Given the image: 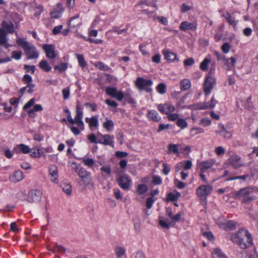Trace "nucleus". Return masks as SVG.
Returning a JSON list of instances; mask_svg holds the SVG:
<instances>
[{
  "instance_id": "f257e3e1",
  "label": "nucleus",
  "mask_w": 258,
  "mask_h": 258,
  "mask_svg": "<svg viewBox=\"0 0 258 258\" xmlns=\"http://www.w3.org/2000/svg\"><path fill=\"white\" fill-rule=\"evenodd\" d=\"M231 240L243 249L248 247L252 244L251 234L244 229H240L236 233L232 234Z\"/></svg>"
},
{
  "instance_id": "f03ea898",
  "label": "nucleus",
  "mask_w": 258,
  "mask_h": 258,
  "mask_svg": "<svg viewBox=\"0 0 258 258\" xmlns=\"http://www.w3.org/2000/svg\"><path fill=\"white\" fill-rule=\"evenodd\" d=\"M17 43L21 46L27 55V59H36L38 57L39 53L35 46L29 43L23 38H19L17 40Z\"/></svg>"
},
{
  "instance_id": "7ed1b4c3",
  "label": "nucleus",
  "mask_w": 258,
  "mask_h": 258,
  "mask_svg": "<svg viewBox=\"0 0 258 258\" xmlns=\"http://www.w3.org/2000/svg\"><path fill=\"white\" fill-rule=\"evenodd\" d=\"M64 112L67 114L68 120L71 124L76 123L82 130L84 129V122L82 120L83 112L81 106L79 104L76 106V116L74 119L72 118L71 112L68 109H65Z\"/></svg>"
},
{
  "instance_id": "20e7f679",
  "label": "nucleus",
  "mask_w": 258,
  "mask_h": 258,
  "mask_svg": "<svg viewBox=\"0 0 258 258\" xmlns=\"http://www.w3.org/2000/svg\"><path fill=\"white\" fill-rule=\"evenodd\" d=\"M153 84L151 80H146L142 78L139 77L135 82L136 86L140 90H145L147 92H151L152 89L150 88Z\"/></svg>"
},
{
  "instance_id": "39448f33",
  "label": "nucleus",
  "mask_w": 258,
  "mask_h": 258,
  "mask_svg": "<svg viewBox=\"0 0 258 258\" xmlns=\"http://www.w3.org/2000/svg\"><path fill=\"white\" fill-rule=\"evenodd\" d=\"M212 73V70L211 69L209 73V75L205 79L204 84V90L207 95L210 93L213 87V85L215 83V78L211 76Z\"/></svg>"
},
{
  "instance_id": "423d86ee",
  "label": "nucleus",
  "mask_w": 258,
  "mask_h": 258,
  "mask_svg": "<svg viewBox=\"0 0 258 258\" xmlns=\"http://www.w3.org/2000/svg\"><path fill=\"white\" fill-rule=\"evenodd\" d=\"M213 189V186L210 184L202 185L197 188L196 193L198 197L205 198L212 192Z\"/></svg>"
},
{
  "instance_id": "0eeeda50",
  "label": "nucleus",
  "mask_w": 258,
  "mask_h": 258,
  "mask_svg": "<svg viewBox=\"0 0 258 258\" xmlns=\"http://www.w3.org/2000/svg\"><path fill=\"white\" fill-rule=\"evenodd\" d=\"M159 111L163 114H168L175 110V107L170 102L160 104L157 105Z\"/></svg>"
},
{
  "instance_id": "6e6552de",
  "label": "nucleus",
  "mask_w": 258,
  "mask_h": 258,
  "mask_svg": "<svg viewBox=\"0 0 258 258\" xmlns=\"http://www.w3.org/2000/svg\"><path fill=\"white\" fill-rule=\"evenodd\" d=\"M107 95L111 97L116 98L117 100L120 101L124 97V94L122 92L118 91L117 89L113 87H107L105 90Z\"/></svg>"
},
{
  "instance_id": "1a4fd4ad",
  "label": "nucleus",
  "mask_w": 258,
  "mask_h": 258,
  "mask_svg": "<svg viewBox=\"0 0 258 258\" xmlns=\"http://www.w3.org/2000/svg\"><path fill=\"white\" fill-rule=\"evenodd\" d=\"M42 192L38 190H32L28 192L27 201L29 202L38 203L40 201Z\"/></svg>"
},
{
  "instance_id": "9d476101",
  "label": "nucleus",
  "mask_w": 258,
  "mask_h": 258,
  "mask_svg": "<svg viewBox=\"0 0 258 258\" xmlns=\"http://www.w3.org/2000/svg\"><path fill=\"white\" fill-rule=\"evenodd\" d=\"M117 183L119 186L123 189L128 190L132 183L131 179L126 175L121 176L117 179Z\"/></svg>"
},
{
  "instance_id": "9b49d317",
  "label": "nucleus",
  "mask_w": 258,
  "mask_h": 258,
  "mask_svg": "<svg viewBox=\"0 0 258 258\" xmlns=\"http://www.w3.org/2000/svg\"><path fill=\"white\" fill-rule=\"evenodd\" d=\"M228 162L235 168H238L244 165V163L242 161L240 157L237 155H232L228 159Z\"/></svg>"
},
{
  "instance_id": "f8f14e48",
  "label": "nucleus",
  "mask_w": 258,
  "mask_h": 258,
  "mask_svg": "<svg viewBox=\"0 0 258 258\" xmlns=\"http://www.w3.org/2000/svg\"><path fill=\"white\" fill-rule=\"evenodd\" d=\"M43 49L45 51L46 56L51 59H54L56 56L55 52V46L52 44H44L42 46Z\"/></svg>"
},
{
  "instance_id": "ddd939ff",
  "label": "nucleus",
  "mask_w": 258,
  "mask_h": 258,
  "mask_svg": "<svg viewBox=\"0 0 258 258\" xmlns=\"http://www.w3.org/2000/svg\"><path fill=\"white\" fill-rule=\"evenodd\" d=\"M214 53L217 59L223 61L227 67H229L230 68L231 67V66L229 65V60L231 61V66H234L235 64L236 59L234 57H231L230 58H226L225 56L222 55L217 51H215Z\"/></svg>"
},
{
  "instance_id": "4468645a",
  "label": "nucleus",
  "mask_w": 258,
  "mask_h": 258,
  "mask_svg": "<svg viewBox=\"0 0 258 258\" xmlns=\"http://www.w3.org/2000/svg\"><path fill=\"white\" fill-rule=\"evenodd\" d=\"M197 23L196 22L190 23L187 21H184L181 23L179 26V29L183 31L189 30L195 31L197 29Z\"/></svg>"
},
{
  "instance_id": "2eb2a0df",
  "label": "nucleus",
  "mask_w": 258,
  "mask_h": 258,
  "mask_svg": "<svg viewBox=\"0 0 258 258\" xmlns=\"http://www.w3.org/2000/svg\"><path fill=\"white\" fill-rule=\"evenodd\" d=\"M219 130L216 131L217 134L223 137L225 139H230L232 137V134L228 131L222 124H219Z\"/></svg>"
},
{
  "instance_id": "dca6fc26",
  "label": "nucleus",
  "mask_w": 258,
  "mask_h": 258,
  "mask_svg": "<svg viewBox=\"0 0 258 258\" xmlns=\"http://www.w3.org/2000/svg\"><path fill=\"white\" fill-rule=\"evenodd\" d=\"M113 137L108 135H102L101 138L99 139L98 143L102 144L105 145H109L113 147Z\"/></svg>"
},
{
  "instance_id": "f3484780",
  "label": "nucleus",
  "mask_w": 258,
  "mask_h": 258,
  "mask_svg": "<svg viewBox=\"0 0 258 258\" xmlns=\"http://www.w3.org/2000/svg\"><path fill=\"white\" fill-rule=\"evenodd\" d=\"M4 29L0 28V45L6 48H9L11 45L8 43V38Z\"/></svg>"
},
{
  "instance_id": "a211bd4d",
  "label": "nucleus",
  "mask_w": 258,
  "mask_h": 258,
  "mask_svg": "<svg viewBox=\"0 0 258 258\" xmlns=\"http://www.w3.org/2000/svg\"><path fill=\"white\" fill-rule=\"evenodd\" d=\"M82 181L85 185L89 189H93L94 188V183L91 176V173L88 174L84 177L81 178Z\"/></svg>"
},
{
  "instance_id": "6ab92c4d",
  "label": "nucleus",
  "mask_w": 258,
  "mask_h": 258,
  "mask_svg": "<svg viewBox=\"0 0 258 258\" xmlns=\"http://www.w3.org/2000/svg\"><path fill=\"white\" fill-rule=\"evenodd\" d=\"M63 12V8L61 4H58L51 13L52 18L57 19L61 16Z\"/></svg>"
},
{
  "instance_id": "aec40b11",
  "label": "nucleus",
  "mask_w": 258,
  "mask_h": 258,
  "mask_svg": "<svg viewBox=\"0 0 258 258\" xmlns=\"http://www.w3.org/2000/svg\"><path fill=\"white\" fill-rule=\"evenodd\" d=\"M49 175L50 176V180L53 182H57V168L55 165H50L49 168Z\"/></svg>"
},
{
  "instance_id": "412c9836",
  "label": "nucleus",
  "mask_w": 258,
  "mask_h": 258,
  "mask_svg": "<svg viewBox=\"0 0 258 258\" xmlns=\"http://www.w3.org/2000/svg\"><path fill=\"white\" fill-rule=\"evenodd\" d=\"M85 121L89 124L91 128H97L98 126V116L94 115L91 118L86 117Z\"/></svg>"
},
{
  "instance_id": "4be33fe9",
  "label": "nucleus",
  "mask_w": 258,
  "mask_h": 258,
  "mask_svg": "<svg viewBox=\"0 0 258 258\" xmlns=\"http://www.w3.org/2000/svg\"><path fill=\"white\" fill-rule=\"evenodd\" d=\"M116 258H126V249L124 247L117 246L114 249Z\"/></svg>"
},
{
  "instance_id": "5701e85b",
  "label": "nucleus",
  "mask_w": 258,
  "mask_h": 258,
  "mask_svg": "<svg viewBox=\"0 0 258 258\" xmlns=\"http://www.w3.org/2000/svg\"><path fill=\"white\" fill-rule=\"evenodd\" d=\"M24 178L23 172L20 170L15 171L10 177V180L14 183L22 180Z\"/></svg>"
},
{
  "instance_id": "b1692460",
  "label": "nucleus",
  "mask_w": 258,
  "mask_h": 258,
  "mask_svg": "<svg viewBox=\"0 0 258 258\" xmlns=\"http://www.w3.org/2000/svg\"><path fill=\"white\" fill-rule=\"evenodd\" d=\"M79 15L71 18L68 23V27L70 28H75L81 24V21L79 19Z\"/></svg>"
},
{
  "instance_id": "393cba45",
  "label": "nucleus",
  "mask_w": 258,
  "mask_h": 258,
  "mask_svg": "<svg viewBox=\"0 0 258 258\" xmlns=\"http://www.w3.org/2000/svg\"><path fill=\"white\" fill-rule=\"evenodd\" d=\"M214 163L215 160L213 159H211L209 161H205L199 164V167L203 172H205L210 169L214 164Z\"/></svg>"
},
{
  "instance_id": "a878e982",
  "label": "nucleus",
  "mask_w": 258,
  "mask_h": 258,
  "mask_svg": "<svg viewBox=\"0 0 258 258\" xmlns=\"http://www.w3.org/2000/svg\"><path fill=\"white\" fill-rule=\"evenodd\" d=\"M253 190L252 188L249 187H246L241 189L240 190L237 191L235 196L238 198L243 197L244 198H246L249 194L252 192Z\"/></svg>"
},
{
  "instance_id": "bb28decb",
  "label": "nucleus",
  "mask_w": 258,
  "mask_h": 258,
  "mask_svg": "<svg viewBox=\"0 0 258 258\" xmlns=\"http://www.w3.org/2000/svg\"><path fill=\"white\" fill-rule=\"evenodd\" d=\"M14 150L17 153H22L23 154H27L30 152L31 149L29 148V146L21 144L17 145Z\"/></svg>"
},
{
  "instance_id": "cd10ccee",
  "label": "nucleus",
  "mask_w": 258,
  "mask_h": 258,
  "mask_svg": "<svg viewBox=\"0 0 258 258\" xmlns=\"http://www.w3.org/2000/svg\"><path fill=\"white\" fill-rule=\"evenodd\" d=\"M163 53L164 55L165 58L169 61H173L174 60H177L176 54L168 50H163Z\"/></svg>"
},
{
  "instance_id": "c85d7f7f",
  "label": "nucleus",
  "mask_w": 258,
  "mask_h": 258,
  "mask_svg": "<svg viewBox=\"0 0 258 258\" xmlns=\"http://www.w3.org/2000/svg\"><path fill=\"white\" fill-rule=\"evenodd\" d=\"M216 102V101L215 100V99L212 98L210 101L203 103L201 105V106L200 107V108L201 109L213 108L215 106Z\"/></svg>"
},
{
  "instance_id": "c756f323",
  "label": "nucleus",
  "mask_w": 258,
  "mask_h": 258,
  "mask_svg": "<svg viewBox=\"0 0 258 258\" xmlns=\"http://www.w3.org/2000/svg\"><path fill=\"white\" fill-rule=\"evenodd\" d=\"M147 116L150 120L157 122L159 121L161 119V118L158 116V113L154 110L149 111Z\"/></svg>"
},
{
  "instance_id": "7c9ffc66",
  "label": "nucleus",
  "mask_w": 258,
  "mask_h": 258,
  "mask_svg": "<svg viewBox=\"0 0 258 258\" xmlns=\"http://www.w3.org/2000/svg\"><path fill=\"white\" fill-rule=\"evenodd\" d=\"M211 61V57L209 55L207 57H206L200 64V69L202 71H207L209 63Z\"/></svg>"
},
{
  "instance_id": "2f4dec72",
  "label": "nucleus",
  "mask_w": 258,
  "mask_h": 258,
  "mask_svg": "<svg viewBox=\"0 0 258 258\" xmlns=\"http://www.w3.org/2000/svg\"><path fill=\"white\" fill-rule=\"evenodd\" d=\"M222 16L224 17L227 20V21L232 26L234 27H236L238 21L235 20V19L232 18L228 12H226L225 14L222 15Z\"/></svg>"
},
{
  "instance_id": "473e14b6",
  "label": "nucleus",
  "mask_w": 258,
  "mask_h": 258,
  "mask_svg": "<svg viewBox=\"0 0 258 258\" xmlns=\"http://www.w3.org/2000/svg\"><path fill=\"white\" fill-rule=\"evenodd\" d=\"M213 258H228L219 248H216L212 253Z\"/></svg>"
},
{
  "instance_id": "72a5a7b5",
  "label": "nucleus",
  "mask_w": 258,
  "mask_h": 258,
  "mask_svg": "<svg viewBox=\"0 0 258 258\" xmlns=\"http://www.w3.org/2000/svg\"><path fill=\"white\" fill-rule=\"evenodd\" d=\"M180 83L181 90L185 91L190 87V82L188 79H183L180 81Z\"/></svg>"
},
{
  "instance_id": "f704fd0d",
  "label": "nucleus",
  "mask_w": 258,
  "mask_h": 258,
  "mask_svg": "<svg viewBox=\"0 0 258 258\" xmlns=\"http://www.w3.org/2000/svg\"><path fill=\"white\" fill-rule=\"evenodd\" d=\"M43 108L40 104H36L34 105L32 109L29 110L28 112L29 116L33 117L35 116V112L39 111L42 110Z\"/></svg>"
},
{
  "instance_id": "c9c22d12",
  "label": "nucleus",
  "mask_w": 258,
  "mask_h": 258,
  "mask_svg": "<svg viewBox=\"0 0 258 258\" xmlns=\"http://www.w3.org/2000/svg\"><path fill=\"white\" fill-rule=\"evenodd\" d=\"M39 67L46 72L50 71L51 69L48 62L45 60H41L39 63Z\"/></svg>"
},
{
  "instance_id": "e433bc0d",
  "label": "nucleus",
  "mask_w": 258,
  "mask_h": 258,
  "mask_svg": "<svg viewBox=\"0 0 258 258\" xmlns=\"http://www.w3.org/2000/svg\"><path fill=\"white\" fill-rule=\"evenodd\" d=\"M76 56L77 58L79 65L82 68H84L86 65L87 62L85 61L84 56L82 54H77Z\"/></svg>"
},
{
  "instance_id": "4c0bfd02",
  "label": "nucleus",
  "mask_w": 258,
  "mask_h": 258,
  "mask_svg": "<svg viewBox=\"0 0 258 258\" xmlns=\"http://www.w3.org/2000/svg\"><path fill=\"white\" fill-rule=\"evenodd\" d=\"M148 190L147 186L145 184H139L137 189V192L140 195L145 194Z\"/></svg>"
},
{
  "instance_id": "58836bf2",
  "label": "nucleus",
  "mask_w": 258,
  "mask_h": 258,
  "mask_svg": "<svg viewBox=\"0 0 258 258\" xmlns=\"http://www.w3.org/2000/svg\"><path fill=\"white\" fill-rule=\"evenodd\" d=\"M180 197V194L177 192L176 194H174L172 192H170L168 194L167 198V200L168 201H176L178 200V199Z\"/></svg>"
},
{
  "instance_id": "ea45409f",
  "label": "nucleus",
  "mask_w": 258,
  "mask_h": 258,
  "mask_svg": "<svg viewBox=\"0 0 258 258\" xmlns=\"http://www.w3.org/2000/svg\"><path fill=\"white\" fill-rule=\"evenodd\" d=\"M62 189L68 195H71L72 194V186L70 184L63 183L62 185Z\"/></svg>"
},
{
  "instance_id": "a19ab883",
  "label": "nucleus",
  "mask_w": 258,
  "mask_h": 258,
  "mask_svg": "<svg viewBox=\"0 0 258 258\" xmlns=\"http://www.w3.org/2000/svg\"><path fill=\"white\" fill-rule=\"evenodd\" d=\"M114 125L112 120L110 119H106V121L103 123V127L107 131H110Z\"/></svg>"
},
{
  "instance_id": "79ce46f5",
  "label": "nucleus",
  "mask_w": 258,
  "mask_h": 258,
  "mask_svg": "<svg viewBox=\"0 0 258 258\" xmlns=\"http://www.w3.org/2000/svg\"><path fill=\"white\" fill-rule=\"evenodd\" d=\"M84 165L89 167H92L94 164V160L92 158H84L82 159Z\"/></svg>"
},
{
  "instance_id": "37998d69",
  "label": "nucleus",
  "mask_w": 258,
  "mask_h": 258,
  "mask_svg": "<svg viewBox=\"0 0 258 258\" xmlns=\"http://www.w3.org/2000/svg\"><path fill=\"white\" fill-rule=\"evenodd\" d=\"M78 176L81 178L82 177H84V176L87 175L88 174L90 173L86 169L83 167H81L79 168L78 171H76Z\"/></svg>"
},
{
  "instance_id": "c03bdc74",
  "label": "nucleus",
  "mask_w": 258,
  "mask_h": 258,
  "mask_svg": "<svg viewBox=\"0 0 258 258\" xmlns=\"http://www.w3.org/2000/svg\"><path fill=\"white\" fill-rule=\"evenodd\" d=\"M34 10L35 11L34 16L39 18L41 13L43 11V7L41 5H36L35 6Z\"/></svg>"
},
{
  "instance_id": "a18cd8bd",
  "label": "nucleus",
  "mask_w": 258,
  "mask_h": 258,
  "mask_svg": "<svg viewBox=\"0 0 258 258\" xmlns=\"http://www.w3.org/2000/svg\"><path fill=\"white\" fill-rule=\"evenodd\" d=\"M176 124L181 129H184L187 126V122L185 119L182 118L178 119Z\"/></svg>"
},
{
  "instance_id": "49530a36",
  "label": "nucleus",
  "mask_w": 258,
  "mask_h": 258,
  "mask_svg": "<svg viewBox=\"0 0 258 258\" xmlns=\"http://www.w3.org/2000/svg\"><path fill=\"white\" fill-rule=\"evenodd\" d=\"M166 89V85L164 83H160L157 87V91L161 94H164L165 93Z\"/></svg>"
},
{
  "instance_id": "de8ad7c7",
  "label": "nucleus",
  "mask_w": 258,
  "mask_h": 258,
  "mask_svg": "<svg viewBox=\"0 0 258 258\" xmlns=\"http://www.w3.org/2000/svg\"><path fill=\"white\" fill-rule=\"evenodd\" d=\"M236 223L232 221H226L224 228L225 229H233L235 228Z\"/></svg>"
},
{
  "instance_id": "09e8293b",
  "label": "nucleus",
  "mask_w": 258,
  "mask_h": 258,
  "mask_svg": "<svg viewBox=\"0 0 258 258\" xmlns=\"http://www.w3.org/2000/svg\"><path fill=\"white\" fill-rule=\"evenodd\" d=\"M159 224L162 228H163L168 229L170 228V223H169L167 221L165 220L160 219L159 221Z\"/></svg>"
},
{
  "instance_id": "8fccbe9b",
  "label": "nucleus",
  "mask_w": 258,
  "mask_h": 258,
  "mask_svg": "<svg viewBox=\"0 0 258 258\" xmlns=\"http://www.w3.org/2000/svg\"><path fill=\"white\" fill-rule=\"evenodd\" d=\"M139 49L143 55L146 56H149L150 53L148 50L146 48L145 45L141 44L139 46Z\"/></svg>"
},
{
  "instance_id": "3c124183",
  "label": "nucleus",
  "mask_w": 258,
  "mask_h": 258,
  "mask_svg": "<svg viewBox=\"0 0 258 258\" xmlns=\"http://www.w3.org/2000/svg\"><path fill=\"white\" fill-rule=\"evenodd\" d=\"M167 117L169 120L174 121L176 119L178 120V114L177 113H172V112L169 113L167 114Z\"/></svg>"
},
{
  "instance_id": "603ef678",
  "label": "nucleus",
  "mask_w": 258,
  "mask_h": 258,
  "mask_svg": "<svg viewBox=\"0 0 258 258\" xmlns=\"http://www.w3.org/2000/svg\"><path fill=\"white\" fill-rule=\"evenodd\" d=\"M62 93L63 99L64 100L68 99L70 97V88L67 87L66 88L63 89L62 90Z\"/></svg>"
},
{
  "instance_id": "864d4df0",
  "label": "nucleus",
  "mask_w": 258,
  "mask_h": 258,
  "mask_svg": "<svg viewBox=\"0 0 258 258\" xmlns=\"http://www.w3.org/2000/svg\"><path fill=\"white\" fill-rule=\"evenodd\" d=\"M168 149L170 152H173L174 153L177 154L178 153V147L176 144H169L168 146Z\"/></svg>"
},
{
  "instance_id": "5fc2aeb1",
  "label": "nucleus",
  "mask_w": 258,
  "mask_h": 258,
  "mask_svg": "<svg viewBox=\"0 0 258 258\" xmlns=\"http://www.w3.org/2000/svg\"><path fill=\"white\" fill-rule=\"evenodd\" d=\"M181 214L180 213H178L175 215H173V216L171 218V223H175L177 222H178L180 220Z\"/></svg>"
},
{
  "instance_id": "6e6d98bb",
  "label": "nucleus",
  "mask_w": 258,
  "mask_h": 258,
  "mask_svg": "<svg viewBox=\"0 0 258 258\" xmlns=\"http://www.w3.org/2000/svg\"><path fill=\"white\" fill-rule=\"evenodd\" d=\"M23 81L27 85L32 84L31 83L32 81V78L30 75L27 74H26L24 76L23 78Z\"/></svg>"
},
{
  "instance_id": "4d7b16f0",
  "label": "nucleus",
  "mask_w": 258,
  "mask_h": 258,
  "mask_svg": "<svg viewBox=\"0 0 258 258\" xmlns=\"http://www.w3.org/2000/svg\"><path fill=\"white\" fill-rule=\"evenodd\" d=\"M226 221V220L224 218L221 217L216 221V223L219 227L224 229Z\"/></svg>"
},
{
  "instance_id": "13d9d810",
  "label": "nucleus",
  "mask_w": 258,
  "mask_h": 258,
  "mask_svg": "<svg viewBox=\"0 0 258 258\" xmlns=\"http://www.w3.org/2000/svg\"><path fill=\"white\" fill-rule=\"evenodd\" d=\"M67 68V65L65 63H61L59 65L55 66L54 67L55 70H57L59 72L65 71Z\"/></svg>"
},
{
  "instance_id": "bf43d9fd",
  "label": "nucleus",
  "mask_w": 258,
  "mask_h": 258,
  "mask_svg": "<svg viewBox=\"0 0 258 258\" xmlns=\"http://www.w3.org/2000/svg\"><path fill=\"white\" fill-rule=\"evenodd\" d=\"M200 124L204 126H207L211 125V121L208 118H205L201 120Z\"/></svg>"
},
{
  "instance_id": "052dcab7",
  "label": "nucleus",
  "mask_w": 258,
  "mask_h": 258,
  "mask_svg": "<svg viewBox=\"0 0 258 258\" xmlns=\"http://www.w3.org/2000/svg\"><path fill=\"white\" fill-rule=\"evenodd\" d=\"M12 54V57L17 60H19L21 58L22 52L21 51H13Z\"/></svg>"
},
{
  "instance_id": "680f3d73",
  "label": "nucleus",
  "mask_w": 258,
  "mask_h": 258,
  "mask_svg": "<svg viewBox=\"0 0 258 258\" xmlns=\"http://www.w3.org/2000/svg\"><path fill=\"white\" fill-rule=\"evenodd\" d=\"M152 182L156 185L160 184L162 182V179L160 176L154 175L153 177Z\"/></svg>"
},
{
  "instance_id": "e2e57ef3",
  "label": "nucleus",
  "mask_w": 258,
  "mask_h": 258,
  "mask_svg": "<svg viewBox=\"0 0 258 258\" xmlns=\"http://www.w3.org/2000/svg\"><path fill=\"white\" fill-rule=\"evenodd\" d=\"M52 250L55 252L56 251L60 252H64L66 249L65 248L60 246V245H55L53 247Z\"/></svg>"
},
{
  "instance_id": "0e129e2a",
  "label": "nucleus",
  "mask_w": 258,
  "mask_h": 258,
  "mask_svg": "<svg viewBox=\"0 0 258 258\" xmlns=\"http://www.w3.org/2000/svg\"><path fill=\"white\" fill-rule=\"evenodd\" d=\"M174 183L176 186L179 189H183L185 186V184L184 182H181L176 179L174 180Z\"/></svg>"
},
{
  "instance_id": "69168bd1",
  "label": "nucleus",
  "mask_w": 258,
  "mask_h": 258,
  "mask_svg": "<svg viewBox=\"0 0 258 258\" xmlns=\"http://www.w3.org/2000/svg\"><path fill=\"white\" fill-rule=\"evenodd\" d=\"M230 46L228 43H224L222 46L221 49L225 53H228L230 50Z\"/></svg>"
},
{
  "instance_id": "338daca9",
  "label": "nucleus",
  "mask_w": 258,
  "mask_h": 258,
  "mask_svg": "<svg viewBox=\"0 0 258 258\" xmlns=\"http://www.w3.org/2000/svg\"><path fill=\"white\" fill-rule=\"evenodd\" d=\"M14 26L13 24L10 23L8 26L5 30L6 33H13L14 32Z\"/></svg>"
},
{
  "instance_id": "774afa93",
  "label": "nucleus",
  "mask_w": 258,
  "mask_h": 258,
  "mask_svg": "<svg viewBox=\"0 0 258 258\" xmlns=\"http://www.w3.org/2000/svg\"><path fill=\"white\" fill-rule=\"evenodd\" d=\"M135 258H146V257L144 252L138 250L135 253Z\"/></svg>"
}]
</instances>
